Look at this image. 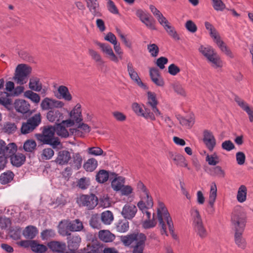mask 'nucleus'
Masks as SVG:
<instances>
[{
    "mask_svg": "<svg viewBox=\"0 0 253 253\" xmlns=\"http://www.w3.org/2000/svg\"><path fill=\"white\" fill-rule=\"evenodd\" d=\"M38 233L37 228L34 226H28L23 231V236L27 239H34Z\"/></svg>",
    "mask_w": 253,
    "mask_h": 253,
    "instance_id": "72a5a7b5",
    "label": "nucleus"
},
{
    "mask_svg": "<svg viewBox=\"0 0 253 253\" xmlns=\"http://www.w3.org/2000/svg\"><path fill=\"white\" fill-rule=\"evenodd\" d=\"M42 117L40 113H37L22 123L20 131L22 134H27L34 131L40 125Z\"/></svg>",
    "mask_w": 253,
    "mask_h": 253,
    "instance_id": "20e7f679",
    "label": "nucleus"
},
{
    "mask_svg": "<svg viewBox=\"0 0 253 253\" xmlns=\"http://www.w3.org/2000/svg\"><path fill=\"white\" fill-rule=\"evenodd\" d=\"M31 249L33 252L37 253H43L47 250V248L45 245L40 244L35 240L33 241Z\"/></svg>",
    "mask_w": 253,
    "mask_h": 253,
    "instance_id": "603ef678",
    "label": "nucleus"
},
{
    "mask_svg": "<svg viewBox=\"0 0 253 253\" xmlns=\"http://www.w3.org/2000/svg\"><path fill=\"white\" fill-rule=\"evenodd\" d=\"M126 219L120 220L116 223L115 228L118 232L124 233L128 230L129 222Z\"/></svg>",
    "mask_w": 253,
    "mask_h": 253,
    "instance_id": "4c0bfd02",
    "label": "nucleus"
},
{
    "mask_svg": "<svg viewBox=\"0 0 253 253\" xmlns=\"http://www.w3.org/2000/svg\"><path fill=\"white\" fill-rule=\"evenodd\" d=\"M37 148V143L33 139L27 140L23 144V149L25 152L32 153Z\"/></svg>",
    "mask_w": 253,
    "mask_h": 253,
    "instance_id": "79ce46f5",
    "label": "nucleus"
},
{
    "mask_svg": "<svg viewBox=\"0 0 253 253\" xmlns=\"http://www.w3.org/2000/svg\"><path fill=\"white\" fill-rule=\"evenodd\" d=\"M98 237L100 240L105 243L112 242L115 239V235L108 230H100L98 233Z\"/></svg>",
    "mask_w": 253,
    "mask_h": 253,
    "instance_id": "5701e85b",
    "label": "nucleus"
},
{
    "mask_svg": "<svg viewBox=\"0 0 253 253\" xmlns=\"http://www.w3.org/2000/svg\"><path fill=\"white\" fill-rule=\"evenodd\" d=\"M203 141L206 147L212 151L216 145V139L212 132L208 129L203 131Z\"/></svg>",
    "mask_w": 253,
    "mask_h": 253,
    "instance_id": "f8f14e48",
    "label": "nucleus"
},
{
    "mask_svg": "<svg viewBox=\"0 0 253 253\" xmlns=\"http://www.w3.org/2000/svg\"><path fill=\"white\" fill-rule=\"evenodd\" d=\"M89 185V179L86 177H82L78 180L77 186L82 190L86 189Z\"/></svg>",
    "mask_w": 253,
    "mask_h": 253,
    "instance_id": "774afa93",
    "label": "nucleus"
},
{
    "mask_svg": "<svg viewBox=\"0 0 253 253\" xmlns=\"http://www.w3.org/2000/svg\"><path fill=\"white\" fill-rule=\"evenodd\" d=\"M26 157L21 153H17L12 155L10 157L11 164L16 167L21 166L25 162Z\"/></svg>",
    "mask_w": 253,
    "mask_h": 253,
    "instance_id": "b1692460",
    "label": "nucleus"
},
{
    "mask_svg": "<svg viewBox=\"0 0 253 253\" xmlns=\"http://www.w3.org/2000/svg\"><path fill=\"white\" fill-rule=\"evenodd\" d=\"M111 175L114 176V179L111 182V186L115 191H119L124 186L125 183V178L119 176L117 177V174L115 173H111Z\"/></svg>",
    "mask_w": 253,
    "mask_h": 253,
    "instance_id": "cd10ccee",
    "label": "nucleus"
},
{
    "mask_svg": "<svg viewBox=\"0 0 253 253\" xmlns=\"http://www.w3.org/2000/svg\"><path fill=\"white\" fill-rule=\"evenodd\" d=\"M222 52L231 58L234 57L233 54L230 49L227 46L225 43L221 40L216 43Z\"/></svg>",
    "mask_w": 253,
    "mask_h": 253,
    "instance_id": "3c124183",
    "label": "nucleus"
},
{
    "mask_svg": "<svg viewBox=\"0 0 253 253\" xmlns=\"http://www.w3.org/2000/svg\"><path fill=\"white\" fill-rule=\"evenodd\" d=\"M14 173L10 171L7 170L0 174V181L2 184H6L12 180L14 177Z\"/></svg>",
    "mask_w": 253,
    "mask_h": 253,
    "instance_id": "37998d69",
    "label": "nucleus"
},
{
    "mask_svg": "<svg viewBox=\"0 0 253 253\" xmlns=\"http://www.w3.org/2000/svg\"><path fill=\"white\" fill-rule=\"evenodd\" d=\"M244 231H235L234 240L236 244L239 248L244 249L246 247V240L243 238L242 234Z\"/></svg>",
    "mask_w": 253,
    "mask_h": 253,
    "instance_id": "f704fd0d",
    "label": "nucleus"
},
{
    "mask_svg": "<svg viewBox=\"0 0 253 253\" xmlns=\"http://www.w3.org/2000/svg\"><path fill=\"white\" fill-rule=\"evenodd\" d=\"M157 214L162 234H166L168 236L165 222H167L169 232L170 233L173 234L174 228L171 218L165 205L161 201L158 202Z\"/></svg>",
    "mask_w": 253,
    "mask_h": 253,
    "instance_id": "f257e3e1",
    "label": "nucleus"
},
{
    "mask_svg": "<svg viewBox=\"0 0 253 253\" xmlns=\"http://www.w3.org/2000/svg\"><path fill=\"white\" fill-rule=\"evenodd\" d=\"M31 68L26 64H19L16 68L13 78L14 81L18 84L23 85L28 81V77L31 73Z\"/></svg>",
    "mask_w": 253,
    "mask_h": 253,
    "instance_id": "39448f33",
    "label": "nucleus"
},
{
    "mask_svg": "<svg viewBox=\"0 0 253 253\" xmlns=\"http://www.w3.org/2000/svg\"><path fill=\"white\" fill-rule=\"evenodd\" d=\"M71 158V155L68 151L62 150L58 152L55 162L60 165H64L68 164Z\"/></svg>",
    "mask_w": 253,
    "mask_h": 253,
    "instance_id": "f3484780",
    "label": "nucleus"
},
{
    "mask_svg": "<svg viewBox=\"0 0 253 253\" xmlns=\"http://www.w3.org/2000/svg\"><path fill=\"white\" fill-rule=\"evenodd\" d=\"M17 129V126L15 123L10 122H6L3 124L2 127V131L8 134H12L14 133Z\"/></svg>",
    "mask_w": 253,
    "mask_h": 253,
    "instance_id": "ea45409f",
    "label": "nucleus"
},
{
    "mask_svg": "<svg viewBox=\"0 0 253 253\" xmlns=\"http://www.w3.org/2000/svg\"><path fill=\"white\" fill-rule=\"evenodd\" d=\"M98 165L97 161L94 158H90L84 164V168L87 171L92 172L95 169Z\"/></svg>",
    "mask_w": 253,
    "mask_h": 253,
    "instance_id": "58836bf2",
    "label": "nucleus"
},
{
    "mask_svg": "<svg viewBox=\"0 0 253 253\" xmlns=\"http://www.w3.org/2000/svg\"><path fill=\"white\" fill-rule=\"evenodd\" d=\"M5 96L0 97V105L3 106L7 109H9V106L12 104V100L10 98L9 95L7 92H4Z\"/></svg>",
    "mask_w": 253,
    "mask_h": 253,
    "instance_id": "e2e57ef3",
    "label": "nucleus"
},
{
    "mask_svg": "<svg viewBox=\"0 0 253 253\" xmlns=\"http://www.w3.org/2000/svg\"><path fill=\"white\" fill-rule=\"evenodd\" d=\"M149 74L152 82L156 85L159 86H163L164 85V81L161 77L158 69L156 68H150L149 70Z\"/></svg>",
    "mask_w": 253,
    "mask_h": 253,
    "instance_id": "2eb2a0df",
    "label": "nucleus"
},
{
    "mask_svg": "<svg viewBox=\"0 0 253 253\" xmlns=\"http://www.w3.org/2000/svg\"><path fill=\"white\" fill-rule=\"evenodd\" d=\"M172 88L174 92L178 95H181L183 97L186 96V92L183 87L182 85L178 83H174L172 84Z\"/></svg>",
    "mask_w": 253,
    "mask_h": 253,
    "instance_id": "69168bd1",
    "label": "nucleus"
},
{
    "mask_svg": "<svg viewBox=\"0 0 253 253\" xmlns=\"http://www.w3.org/2000/svg\"><path fill=\"white\" fill-rule=\"evenodd\" d=\"M64 106V103L62 101L48 97L44 98L41 104V108L43 110H53L55 108H61Z\"/></svg>",
    "mask_w": 253,
    "mask_h": 253,
    "instance_id": "6e6552de",
    "label": "nucleus"
},
{
    "mask_svg": "<svg viewBox=\"0 0 253 253\" xmlns=\"http://www.w3.org/2000/svg\"><path fill=\"white\" fill-rule=\"evenodd\" d=\"M94 43L98 46L103 53L107 56L113 51L111 46L106 43H102L97 41H94Z\"/></svg>",
    "mask_w": 253,
    "mask_h": 253,
    "instance_id": "a18cd8bd",
    "label": "nucleus"
},
{
    "mask_svg": "<svg viewBox=\"0 0 253 253\" xmlns=\"http://www.w3.org/2000/svg\"><path fill=\"white\" fill-rule=\"evenodd\" d=\"M127 70L130 78L135 82L136 83L140 79L137 72L133 68L132 64L130 62L127 64Z\"/></svg>",
    "mask_w": 253,
    "mask_h": 253,
    "instance_id": "5fc2aeb1",
    "label": "nucleus"
},
{
    "mask_svg": "<svg viewBox=\"0 0 253 253\" xmlns=\"http://www.w3.org/2000/svg\"><path fill=\"white\" fill-rule=\"evenodd\" d=\"M146 236L143 233H132L126 236H121L120 237V240L123 244L125 246L128 247L135 242V244L141 240L140 238L144 239Z\"/></svg>",
    "mask_w": 253,
    "mask_h": 253,
    "instance_id": "1a4fd4ad",
    "label": "nucleus"
},
{
    "mask_svg": "<svg viewBox=\"0 0 253 253\" xmlns=\"http://www.w3.org/2000/svg\"><path fill=\"white\" fill-rule=\"evenodd\" d=\"M75 135L83 137L86 133L90 131V127L86 124L79 123L77 127L74 129Z\"/></svg>",
    "mask_w": 253,
    "mask_h": 253,
    "instance_id": "c85d7f7f",
    "label": "nucleus"
},
{
    "mask_svg": "<svg viewBox=\"0 0 253 253\" xmlns=\"http://www.w3.org/2000/svg\"><path fill=\"white\" fill-rule=\"evenodd\" d=\"M140 239L141 240L133 246L132 253H143L146 237L144 239L141 238Z\"/></svg>",
    "mask_w": 253,
    "mask_h": 253,
    "instance_id": "4d7b16f0",
    "label": "nucleus"
},
{
    "mask_svg": "<svg viewBox=\"0 0 253 253\" xmlns=\"http://www.w3.org/2000/svg\"><path fill=\"white\" fill-rule=\"evenodd\" d=\"M54 126L55 127V130H56L55 132L58 136L63 138L69 136V132L63 124L60 123H56V126Z\"/></svg>",
    "mask_w": 253,
    "mask_h": 253,
    "instance_id": "e433bc0d",
    "label": "nucleus"
},
{
    "mask_svg": "<svg viewBox=\"0 0 253 253\" xmlns=\"http://www.w3.org/2000/svg\"><path fill=\"white\" fill-rule=\"evenodd\" d=\"M206 161L210 166H215L219 163V157L215 153L211 155L208 154L206 157Z\"/></svg>",
    "mask_w": 253,
    "mask_h": 253,
    "instance_id": "0e129e2a",
    "label": "nucleus"
},
{
    "mask_svg": "<svg viewBox=\"0 0 253 253\" xmlns=\"http://www.w3.org/2000/svg\"><path fill=\"white\" fill-rule=\"evenodd\" d=\"M140 19L148 28L155 30V20L153 17H140Z\"/></svg>",
    "mask_w": 253,
    "mask_h": 253,
    "instance_id": "864d4df0",
    "label": "nucleus"
},
{
    "mask_svg": "<svg viewBox=\"0 0 253 253\" xmlns=\"http://www.w3.org/2000/svg\"><path fill=\"white\" fill-rule=\"evenodd\" d=\"M147 104L151 107V113H154L155 117H158L161 115V112L157 107L158 101L156 98V95L154 92L148 91L147 92Z\"/></svg>",
    "mask_w": 253,
    "mask_h": 253,
    "instance_id": "9d476101",
    "label": "nucleus"
},
{
    "mask_svg": "<svg viewBox=\"0 0 253 253\" xmlns=\"http://www.w3.org/2000/svg\"><path fill=\"white\" fill-rule=\"evenodd\" d=\"M73 163L75 168L79 169L82 166L83 158L79 153L73 154L72 156Z\"/></svg>",
    "mask_w": 253,
    "mask_h": 253,
    "instance_id": "13d9d810",
    "label": "nucleus"
},
{
    "mask_svg": "<svg viewBox=\"0 0 253 253\" xmlns=\"http://www.w3.org/2000/svg\"><path fill=\"white\" fill-rule=\"evenodd\" d=\"M70 117L74 122L79 123L82 121L81 105L77 104L70 113Z\"/></svg>",
    "mask_w": 253,
    "mask_h": 253,
    "instance_id": "2f4dec72",
    "label": "nucleus"
},
{
    "mask_svg": "<svg viewBox=\"0 0 253 253\" xmlns=\"http://www.w3.org/2000/svg\"><path fill=\"white\" fill-rule=\"evenodd\" d=\"M24 95L26 98L30 99L32 102L36 104H38L40 101L41 98L40 95L38 93L33 92V90H26L24 92Z\"/></svg>",
    "mask_w": 253,
    "mask_h": 253,
    "instance_id": "c03bdc74",
    "label": "nucleus"
},
{
    "mask_svg": "<svg viewBox=\"0 0 253 253\" xmlns=\"http://www.w3.org/2000/svg\"><path fill=\"white\" fill-rule=\"evenodd\" d=\"M47 245L52 251L58 253H63L66 247L65 243L58 241H51Z\"/></svg>",
    "mask_w": 253,
    "mask_h": 253,
    "instance_id": "393cba45",
    "label": "nucleus"
},
{
    "mask_svg": "<svg viewBox=\"0 0 253 253\" xmlns=\"http://www.w3.org/2000/svg\"><path fill=\"white\" fill-rule=\"evenodd\" d=\"M109 175L107 171L105 170H100L96 175V181L100 183H103L107 181L109 179Z\"/></svg>",
    "mask_w": 253,
    "mask_h": 253,
    "instance_id": "8fccbe9b",
    "label": "nucleus"
},
{
    "mask_svg": "<svg viewBox=\"0 0 253 253\" xmlns=\"http://www.w3.org/2000/svg\"><path fill=\"white\" fill-rule=\"evenodd\" d=\"M168 157L173 161L174 164L181 167H187V163L182 155L170 151L169 152Z\"/></svg>",
    "mask_w": 253,
    "mask_h": 253,
    "instance_id": "dca6fc26",
    "label": "nucleus"
},
{
    "mask_svg": "<svg viewBox=\"0 0 253 253\" xmlns=\"http://www.w3.org/2000/svg\"><path fill=\"white\" fill-rule=\"evenodd\" d=\"M198 50L207 58V59L215 52L214 49L210 45L205 46L201 45L199 47Z\"/></svg>",
    "mask_w": 253,
    "mask_h": 253,
    "instance_id": "a19ab883",
    "label": "nucleus"
},
{
    "mask_svg": "<svg viewBox=\"0 0 253 253\" xmlns=\"http://www.w3.org/2000/svg\"><path fill=\"white\" fill-rule=\"evenodd\" d=\"M191 215L193 217L194 227L203 224L201 216L197 209H192L191 210Z\"/></svg>",
    "mask_w": 253,
    "mask_h": 253,
    "instance_id": "6e6d98bb",
    "label": "nucleus"
},
{
    "mask_svg": "<svg viewBox=\"0 0 253 253\" xmlns=\"http://www.w3.org/2000/svg\"><path fill=\"white\" fill-rule=\"evenodd\" d=\"M76 202L80 207H85L88 210L93 209L98 204V198L94 194L81 195L78 197Z\"/></svg>",
    "mask_w": 253,
    "mask_h": 253,
    "instance_id": "423d86ee",
    "label": "nucleus"
},
{
    "mask_svg": "<svg viewBox=\"0 0 253 253\" xmlns=\"http://www.w3.org/2000/svg\"><path fill=\"white\" fill-rule=\"evenodd\" d=\"M67 238L68 241V247L70 250L72 251H76L79 246L81 241V238L78 236H69Z\"/></svg>",
    "mask_w": 253,
    "mask_h": 253,
    "instance_id": "4be33fe9",
    "label": "nucleus"
},
{
    "mask_svg": "<svg viewBox=\"0 0 253 253\" xmlns=\"http://www.w3.org/2000/svg\"><path fill=\"white\" fill-rule=\"evenodd\" d=\"M58 92L60 96H57L58 98H63L66 101H71L72 99L68 88L64 85H60L58 88Z\"/></svg>",
    "mask_w": 253,
    "mask_h": 253,
    "instance_id": "7c9ffc66",
    "label": "nucleus"
},
{
    "mask_svg": "<svg viewBox=\"0 0 253 253\" xmlns=\"http://www.w3.org/2000/svg\"><path fill=\"white\" fill-rule=\"evenodd\" d=\"M113 214L112 212L109 211H105L101 214V219L105 224H110L113 220Z\"/></svg>",
    "mask_w": 253,
    "mask_h": 253,
    "instance_id": "09e8293b",
    "label": "nucleus"
},
{
    "mask_svg": "<svg viewBox=\"0 0 253 253\" xmlns=\"http://www.w3.org/2000/svg\"><path fill=\"white\" fill-rule=\"evenodd\" d=\"M94 43L98 46L103 53L107 56L113 51L111 46L106 43H102L97 41H94Z\"/></svg>",
    "mask_w": 253,
    "mask_h": 253,
    "instance_id": "de8ad7c7",
    "label": "nucleus"
},
{
    "mask_svg": "<svg viewBox=\"0 0 253 253\" xmlns=\"http://www.w3.org/2000/svg\"><path fill=\"white\" fill-rule=\"evenodd\" d=\"M88 53L92 60L96 63L98 66H103L105 61L103 59L101 54L93 48H89L88 49Z\"/></svg>",
    "mask_w": 253,
    "mask_h": 253,
    "instance_id": "aec40b11",
    "label": "nucleus"
},
{
    "mask_svg": "<svg viewBox=\"0 0 253 253\" xmlns=\"http://www.w3.org/2000/svg\"><path fill=\"white\" fill-rule=\"evenodd\" d=\"M87 153L89 155L97 156H106V153L104 152L103 150L99 147H89L87 149Z\"/></svg>",
    "mask_w": 253,
    "mask_h": 253,
    "instance_id": "bf43d9fd",
    "label": "nucleus"
},
{
    "mask_svg": "<svg viewBox=\"0 0 253 253\" xmlns=\"http://www.w3.org/2000/svg\"><path fill=\"white\" fill-rule=\"evenodd\" d=\"M17 150V146L15 143H9L7 145L5 144L3 152L1 154L4 157H11L12 155L16 153Z\"/></svg>",
    "mask_w": 253,
    "mask_h": 253,
    "instance_id": "a878e982",
    "label": "nucleus"
},
{
    "mask_svg": "<svg viewBox=\"0 0 253 253\" xmlns=\"http://www.w3.org/2000/svg\"><path fill=\"white\" fill-rule=\"evenodd\" d=\"M70 221L64 220L61 221L58 225V232L63 236H69L71 235Z\"/></svg>",
    "mask_w": 253,
    "mask_h": 253,
    "instance_id": "a211bd4d",
    "label": "nucleus"
},
{
    "mask_svg": "<svg viewBox=\"0 0 253 253\" xmlns=\"http://www.w3.org/2000/svg\"><path fill=\"white\" fill-rule=\"evenodd\" d=\"M207 60L214 68H221L222 67V61L216 52H214L212 55L209 57Z\"/></svg>",
    "mask_w": 253,
    "mask_h": 253,
    "instance_id": "473e14b6",
    "label": "nucleus"
},
{
    "mask_svg": "<svg viewBox=\"0 0 253 253\" xmlns=\"http://www.w3.org/2000/svg\"><path fill=\"white\" fill-rule=\"evenodd\" d=\"M14 106L17 112L22 114H26L30 111V104L23 99H16L14 102Z\"/></svg>",
    "mask_w": 253,
    "mask_h": 253,
    "instance_id": "4468645a",
    "label": "nucleus"
},
{
    "mask_svg": "<svg viewBox=\"0 0 253 253\" xmlns=\"http://www.w3.org/2000/svg\"><path fill=\"white\" fill-rule=\"evenodd\" d=\"M47 120L51 122L59 123L63 119V114L58 110L54 109L49 111L46 115Z\"/></svg>",
    "mask_w": 253,
    "mask_h": 253,
    "instance_id": "6ab92c4d",
    "label": "nucleus"
},
{
    "mask_svg": "<svg viewBox=\"0 0 253 253\" xmlns=\"http://www.w3.org/2000/svg\"><path fill=\"white\" fill-rule=\"evenodd\" d=\"M89 224L93 228L100 229L101 228V223L100 222V218L98 214H95L92 216Z\"/></svg>",
    "mask_w": 253,
    "mask_h": 253,
    "instance_id": "680f3d73",
    "label": "nucleus"
},
{
    "mask_svg": "<svg viewBox=\"0 0 253 253\" xmlns=\"http://www.w3.org/2000/svg\"><path fill=\"white\" fill-rule=\"evenodd\" d=\"M70 227L72 232L81 231L84 227L82 221L78 219L70 221Z\"/></svg>",
    "mask_w": 253,
    "mask_h": 253,
    "instance_id": "052dcab7",
    "label": "nucleus"
},
{
    "mask_svg": "<svg viewBox=\"0 0 253 253\" xmlns=\"http://www.w3.org/2000/svg\"><path fill=\"white\" fill-rule=\"evenodd\" d=\"M94 43L98 46L103 53L107 56L113 51L111 46L106 43H102L97 41H94Z\"/></svg>",
    "mask_w": 253,
    "mask_h": 253,
    "instance_id": "49530a36",
    "label": "nucleus"
},
{
    "mask_svg": "<svg viewBox=\"0 0 253 253\" xmlns=\"http://www.w3.org/2000/svg\"><path fill=\"white\" fill-rule=\"evenodd\" d=\"M231 222L235 231H244L246 223V214L240 207L236 208L232 213Z\"/></svg>",
    "mask_w": 253,
    "mask_h": 253,
    "instance_id": "7ed1b4c3",
    "label": "nucleus"
},
{
    "mask_svg": "<svg viewBox=\"0 0 253 253\" xmlns=\"http://www.w3.org/2000/svg\"><path fill=\"white\" fill-rule=\"evenodd\" d=\"M247 188L244 185H241L238 190L237 200L239 203H243L247 200Z\"/></svg>",
    "mask_w": 253,
    "mask_h": 253,
    "instance_id": "c9c22d12",
    "label": "nucleus"
},
{
    "mask_svg": "<svg viewBox=\"0 0 253 253\" xmlns=\"http://www.w3.org/2000/svg\"><path fill=\"white\" fill-rule=\"evenodd\" d=\"M42 84L40 78L33 76L30 78L29 83V87L31 90L40 92L42 89Z\"/></svg>",
    "mask_w": 253,
    "mask_h": 253,
    "instance_id": "412c9836",
    "label": "nucleus"
},
{
    "mask_svg": "<svg viewBox=\"0 0 253 253\" xmlns=\"http://www.w3.org/2000/svg\"><path fill=\"white\" fill-rule=\"evenodd\" d=\"M132 109L135 113L138 116H141L147 120L150 121L156 120V117L153 113H151L150 108L144 107V110L137 103H133L132 104Z\"/></svg>",
    "mask_w": 253,
    "mask_h": 253,
    "instance_id": "0eeeda50",
    "label": "nucleus"
},
{
    "mask_svg": "<svg viewBox=\"0 0 253 253\" xmlns=\"http://www.w3.org/2000/svg\"><path fill=\"white\" fill-rule=\"evenodd\" d=\"M158 20L170 37L175 40H179L180 39L174 28L171 25L165 17H158Z\"/></svg>",
    "mask_w": 253,
    "mask_h": 253,
    "instance_id": "9b49d317",
    "label": "nucleus"
},
{
    "mask_svg": "<svg viewBox=\"0 0 253 253\" xmlns=\"http://www.w3.org/2000/svg\"><path fill=\"white\" fill-rule=\"evenodd\" d=\"M87 7L94 16H101L100 7L97 0H92L86 3Z\"/></svg>",
    "mask_w": 253,
    "mask_h": 253,
    "instance_id": "bb28decb",
    "label": "nucleus"
},
{
    "mask_svg": "<svg viewBox=\"0 0 253 253\" xmlns=\"http://www.w3.org/2000/svg\"><path fill=\"white\" fill-rule=\"evenodd\" d=\"M137 211V207L134 205L127 203L123 208L121 214L125 219L130 220L135 216Z\"/></svg>",
    "mask_w": 253,
    "mask_h": 253,
    "instance_id": "ddd939ff",
    "label": "nucleus"
},
{
    "mask_svg": "<svg viewBox=\"0 0 253 253\" xmlns=\"http://www.w3.org/2000/svg\"><path fill=\"white\" fill-rule=\"evenodd\" d=\"M217 196V187L215 183H212L211 186L210 193L209 196V204L211 209V211H214L213 206Z\"/></svg>",
    "mask_w": 253,
    "mask_h": 253,
    "instance_id": "c756f323",
    "label": "nucleus"
},
{
    "mask_svg": "<svg viewBox=\"0 0 253 253\" xmlns=\"http://www.w3.org/2000/svg\"><path fill=\"white\" fill-rule=\"evenodd\" d=\"M54 152L51 148L44 149L41 154V158L43 160L50 159L54 155Z\"/></svg>",
    "mask_w": 253,
    "mask_h": 253,
    "instance_id": "338daca9",
    "label": "nucleus"
},
{
    "mask_svg": "<svg viewBox=\"0 0 253 253\" xmlns=\"http://www.w3.org/2000/svg\"><path fill=\"white\" fill-rule=\"evenodd\" d=\"M55 131L54 126H45L42 133L36 134V138L43 144L50 145L55 148L61 145L59 138L54 136Z\"/></svg>",
    "mask_w": 253,
    "mask_h": 253,
    "instance_id": "f03ea898",
    "label": "nucleus"
}]
</instances>
